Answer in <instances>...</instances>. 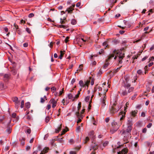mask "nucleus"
Segmentation results:
<instances>
[{
    "mask_svg": "<svg viewBox=\"0 0 154 154\" xmlns=\"http://www.w3.org/2000/svg\"><path fill=\"white\" fill-rule=\"evenodd\" d=\"M115 55L114 59L116 60L118 59V61L119 63L121 64L122 63V60L125 57V54L123 52H122V51H118L116 50H114L112 53L108 57V58L106 60V62L103 66V68L106 69L109 64L108 62Z\"/></svg>",
    "mask_w": 154,
    "mask_h": 154,
    "instance_id": "f257e3e1",
    "label": "nucleus"
},
{
    "mask_svg": "<svg viewBox=\"0 0 154 154\" xmlns=\"http://www.w3.org/2000/svg\"><path fill=\"white\" fill-rule=\"evenodd\" d=\"M121 109L117 102L116 101L112 104V105L109 107L110 113L112 115H114L117 112Z\"/></svg>",
    "mask_w": 154,
    "mask_h": 154,
    "instance_id": "f03ea898",
    "label": "nucleus"
},
{
    "mask_svg": "<svg viewBox=\"0 0 154 154\" xmlns=\"http://www.w3.org/2000/svg\"><path fill=\"white\" fill-rule=\"evenodd\" d=\"M111 126L112 127L110 129V132L112 134H113L117 131L120 126V125L118 124L115 121H113L111 123Z\"/></svg>",
    "mask_w": 154,
    "mask_h": 154,
    "instance_id": "7ed1b4c3",
    "label": "nucleus"
},
{
    "mask_svg": "<svg viewBox=\"0 0 154 154\" xmlns=\"http://www.w3.org/2000/svg\"><path fill=\"white\" fill-rule=\"evenodd\" d=\"M11 121V118L10 117L7 118L5 117L4 116L0 117V123L3 124L6 123L7 126L9 125Z\"/></svg>",
    "mask_w": 154,
    "mask_h": 154,
    "instance_id": "20e7f679",
    "label": "nucleus"
},
{
    "mask_svg": "<svg viewBox=\"0 0 154 154\" xmlns=\"http://www.w3.org/2000/svg\"><path fill=\"white\" fill-rule=\"evenodd\" d=\"M131 116L128 119V125L132 126L133 125V119L135 117V111H132L131 112Z\"/></svg>",
    "mask_w": 154,
    "mask_h": 154,
    "instance_id": "39448f33",
    "label": "nucleus"
},
{
    "mask_svg": "<svg viewBox=\"0 0 154 154\" xmlns=\"http://www.w3.org/2000/svg\"><path fill=\"white\" fill-rule=\"evenodd\" d=\"M129 105V103L127 102L125 104L126 107L125 106L124 107V112H123V111H121L120 112V114L121 115H122V117H121L120 119V120L121 121L125 117V114H126V109L127 108V107Z\"/></svg>",
    "mask_w": 154,
    "mask_h": 154,
    "instance_id": "423d86ee",
    "label": "nucleus"
},
{
    "mask_svg": "<svg viewBox=\"0 0 154 154\" xmlns=\"http://www.w3.org/2000/svg\"><path fill=\"white\" fill-rule=\"evenodd\" d=\"M12 100L15 103V107L18 109L20 104V101L18 100V97H13L12 98Z\"/></svg>",
    "mask_w": 154,
    "mask_h": 154,
    "instance_id": "0eeeda50",
    "label": "nucleus"
},
{
    "mask_svg": "<svg viewBox=\"0 0 154 154\" xmlns=\"http://www.w3.org/2000/svg\"><path fill=\"white\" fill-rule=\"evenodd\" d=\"M49 102L52 104V107L54 108L57 105V101L55 100L54 99L52 98L50 100Z\"/></svg>",
    "mask_w": 154,
    "mask_h": 154,
    "instance_id": "6e6552de",
    "label": "nucleus"
},
{
    "mask_svg": "<svg viewBox=\"0 0 154 154\" xmlns=\"http://www.w3.org/2000/svg\"><path fill=\"white\" fill-rule=\"evenodd\" d=\"M119 133L120 134H121V135L123 136H127L129 137V135L130 134V133L127 132L124 130H119Z\"/></svg>",
    "mask_w": 154,
    "mask_h": 154,
    "instance_id": "1a4fd4ad",
    "label": "nucleus"
},
{
    "mask_svg": "<svg viewBox=\"0 0 154 154\" xmlns=\"http://www.w3.org/2000/svg\"><path fill=\"white\" fill-rule=\"evenodd\" d=\"M128 149L127 148H124L121 151L118 152V154H126L128 151Z\"/></svg>",
    "mask_w": 154,
    "mask_h": 154,
    "instance_id": "9d476101",
    "label": "nucleus"
},
{
    "mask_svg": "<svg viewBox=\"0 0 154 154\" xmlns=\"http://www.w3.org/2000/svg\"><path fill=\"white\" fill-rule=\"evenodd\" d=\"M49 148L48 147H45L41 151L40 154H45L48 152Z\"/></svg>",
    "mask_w": 154,
    "mask_h": 154,
    "instance_id": "9b49d317",
    "label": "nucleus"
},
{
    "mask_svg": "<svg viewBox=\"0 0 154 154\" xmlns=\"http://www.w3.org/2000/svg\"><path fill=\"white\" fill-rule=\"evenodd\" d=\"M10 75L8 74H5L4 76V80L6 82L8 81L10 79Z\"/></svg>",
    "mask_w": 154,
    "mask_h": 154,
    "instance_id": "f8f14e48",
    "label": "nucleus"
},
{
    "mask_svg": "<svg viewBox=\"0 0 154 154\" xmlns=\"http://www.w3.org/2000/svg\"><path fill=\"white\" fill-rule=\"evenodd\" d=\"M94 132L93 131H91L89 133L90 137L94 139L95 138V136L94 135Z\"/></svg>",
    "mask_w": 154,
    "mask_h": 154,
    "instance_id": "ddd939ff",
    "label": "nucleus"
},
{
    "mask_svg": "<svg viewBox=\"0 0 154 154\" xmlns=\"http://www.w3.org/2000/svg\"><path fill=\"white\" fill-rule=\"evenodd\" d=\"M106 97L104 96L103 97V100L101 101V106H102L104 107L106 105Z\"/></svg>",
    "mask_w": 154,
    "mask_h": 154,
    "instance_id": "4468645a",
    "label": "nucleus"
},
{
    "mask_svg": "<svg viewBox=\"0 0 154 154\" xmlns=\"http://www.w3.org/2000/svg\"><path fill=\"white\" fill-rule=\"evenodd\" d=\"M25 139L23 137H22L19 139V141L20 143V144L22 146H24L25 144Z\"/></svg>",
    "mask_w": 154,
    "mask_h": 154,
    "instance_id": "2eb2a0df",
    "label": "nucleus"
},
{
    "mask_svg": "<svg viewBox=\"0 0 154 154\" xmlns=\"http://www.w3.org/2000/svg\"><path fill=\"white\" fill-rule=\"evenodd\" d=\"M74 10V8H71V7L70 6L69 8L67 9L66 11H67L68 12V13L71 14L72 13V11Z\"/></svg>",
    "mask_w": 154,
    "mask_h": 154,
    "instance_id": "dca6fc26",
    "label": "nucleus"
},
{
    "mask_svg": "<svg viewBox=\"0 0 154 154\" xmlns=\"http://www.w3.org/2000/svg\"><path fill=\"white\" fill-rule=\"evenodd\" d=\"M128 126L126 130H125V131L127 132L130 133L132 129V126H131V125H128Z\"/></svg>",
    "mask_w": 154,
    "mask_h": 154,
    "instance_id": "f3484780",
    "label": "nucleus"
},
{
    "mask_svg": "<svg viewBox=\"0 0 154 154\" xmlns=\"http://www.w3.org/2000/svg\"><path fill=\"white\" fill-rule=\"evenodd\" d=\"M124 137L123 138V140L125 142V143H126L128 142V139L129 137L126 136H124Z\"/></svg>",
    "mask_w": 154,
    "mask_h": 154,
    "instance_id": "a211bd4d",
    "label": "nucleus"
},
{
    "mask_svg": "<svg viewBox=\"0 0 154 154\" xmlns=\"http://www.w3.org/2000/svg\"><path fill=\"white\" fill-rule=\"evenodd\" d=\"M62 124H61L60 126L57 128V129H55V132L56 133H58L61 130L62 128Z\"/></svg>",
    "mask_w": 154,
    "mask_h": 154,
    "instance_id": "6ab92c4d",
    "label": "nucleus"
},
{
    "mask_svg": "<svg viewBox=\"0 0 154 154\" xmlns=\"http://www.w3.org/2000/svg\"><path fill=\"white\" fill-rule=\"evenodd\" d=\"M65 52L64 51H60V56H59V58L60 59H62L63 57V55H64V52Z\"/></svg>",
    "mask_w": 154,
    "mask_h": 154,
    "instance_id": "aec40b11",
    "label": "nucleus"
},
{
    "mask_svg": "<svg viewBox=\"0 0 154 154\" xmlns=\"http://www.w3.org/2000/svg\"><path fill=\"white\" fill-rule=\"evenodd\" d=\"M79 84L81 87H85V84L82 80H80L79 82Z\"/></svg>",
    "mask_w": 154,
    "mask_h": 154,
    "instance_id": "412c9836",
    "label": "nucleus"
},
{
    "mask_svg": "<svg viewBox=\"0 0 154 154\" xmlns=\"http://www.w3.org/2000/svg\"><path fill=\"white\" fill-rule=\"evenodd\" d=\"M124 86L125 88H128L131 86L130 84L129 83H128H128L127 84L126 83V82H125L124 81Z\"/></svg>",
    "mask_w": 154,
    "mask_h": 154,
    "instance_id": "4be33fe9",
    "label": "nucleus"
},
{
    "mask_svg": "<svg viewBox=\"0 0 154 154\" xmlns=\"http://www.w3.org/2000/svg\"><path fill=\"white\" fill-rule=\"evenodd\" d=\"M77 23V21L75 19H72L71 20V23L72 25H75Z\"/></svg>",
    "mask_w": 154,
    "mask_h": 154,
    "instance_id": "5701e85b",
    "label": "nucleus"
},
{
    "mask_svg": "<svg viewBox=\"0 0 154 154\" xmlns=\"http://www.w3.org/2000/svg\"><path fill=\"white\" fill-rule=\"evenodd\" d=\"M129 77L128 76L126 75L124 77L125 79V82L127 84L129 81Z\"/></svg>",
    "mask_w": 154,
    "mask_h": 154,
    "instance_id": "b1692460",
    "label": "nucleus"
},
{
    "mask_svg": "<svg viewBox=\"0 0 154 154\" xmlns=\"http://www.w3.org/2000/svg\"><path fill=\"white\" fill-rule=\"evenodd\" d=\"M25 106L27 109H29L30 106V104L29 102H27L25 103Z\"/></svg>",
    "mask_w": 154,
    "mask_h": 154,
    "instance_id": "393cba45",
    "label": "nucleus"
},
{
    "mask_svg": "<svg viewBox=\"0 0 154 154\" xmlns=\"http://www.w3.org/2000/svg\"><path fill=\"white\" fill-rule=\"evenodd\" d=\"M90 82V81L89 80H87L85 84V87L86 86H87L88 88V85L89 84Z\"/></svg>",
    "mask_w": 154,
    "mask_h": 154,
    "instance_id": "a878e982",
    "label": "nucleus"
},
{
    "mask_svg": "<svg viewBox=\"0 0 154 154\" xmlns=\"http://www.w3.org/2000/svg\"><path fill=\"white\" fill-rule=\"evenodd\" d=\"M68 97L69 99H72L73 98V96L71 94H68Z\"/></svg>",
    "mask_w": 154,
    "mask_h": 154,
    "instance_id": "bb28decb",
    "label": "nucleus"
},
{
    "mask_svg": "<svg viewBox=\"0 0 154 154\" xmlns=\"http://www.w3.org/2000/svg\"><path fill=\"white\" fill-rule=\"evenodd\" d=\"M122 67V66H121L117 68L116 69H114L113 71V72L116 73L119 70V69Z\"/></svg>",
    "mask_w": 154,
    "mask_h": 154,
    "instance_id": "cd10ccee",
    "label": "nucleus"
},
{
    "mask_svg": "<svg viewBox=\"0 0 154 154\" xmlns=\"http://www.w3.org/2000/svg\"><path fill=\"white\" fill-rule=\"evenodd\" d=\"M57 26L60 28H63L64 29H65L67 28V27L66 26L63 25H57Z\"/></svg>",
    "mask_w": 154,
    "mask_h": 154,
    "instance_id": "c85d7f7f",
    "label": "nucleus"
},
{
    "mask_svg": "<svg viewBox=\"0 0 154 154\" xmlns=\"http://www.w3.org/2000/svg\"><path fill=\"white\" fill-rule=\"evenodd\" d=\"M92 149H93L94 151L97 150L98 149V147L97 145H95L92 146Z\"/></svg>",
    "mask_w": 154,
    "mask_h": 154,
    "instance_id": "c756f323",
    "label": "nucleus"
},
{
    "mask_svg": "<svg viewBox=\"0 0 154 154\" xmlns=\"http://www.w3.org/2000/svg\"><path fill=\"white\" fill-rule=\"evenodd\" d=\"M142 125V123L140 121H139L137 122L136 123V125L137 126L140 127Z\"/></svg>",
    "mask_w": 154,
    "mask_h": 154,
    "instance_id": "7c9ffc66",
    "label": "nucleus"
},
{
    "mask_svg": "<svg viewBox=\"0 0 154 154\" xmlns=\"http://www.w3.org/2000/svg\"><path fill=\"white\" fill-rule=\"evenodd\" d=\"M82 65H80L79 66V69L77 70V71H79V72L81 71L82 69Z\"/></svg>",
    "mask_w": 154,
    "mask_h": 154,
    "instance_id": "2f4dec72",
    "label": "nucleus"
},
{
    "mask_svg": "<svg viewBox=\"0 0 154 154\" xmlns=\"http://www.w3.org/2000/svg\"><path fill=\"white\" fill-rule=\"evenodd\" d=\"M11 72H12V74L14 75H15L16 74L17 72V70L15 69H13L11 70Z\"/></svg>",
    "mask_w": 154,
    "mask_h": 154,
    "instance_id": "473e14b6",
    "label": "nucleus"
},
{
    "mask_svg": "<svg viewBox=\"0 0 154 154\" xmlns=\"http://www.w3.org/2000/svg\"><path fill=\"white\" fill-rule=\"evenodd\" d=\"M127 94V92L126 91H122L121 95L123 96L126 95Z\"/></svg>",
    "mask_w": 154,
    "mask_h": 154,
    "instance_id": "72a5a7b5",
    "label": "nucleus"
},
{
    "mask_svg": "<svg viewBox=\"0 0 154 154\" xmlns=\"http://www.w3.org/2000/svg\"><path fill=\"white\" fill-rule=\"evenodd\" d=\"M81 107V102H79L78 104V111H79V110L80 109Z\"/></svg>",
    "mask_w": 154,
    "mask_h": 154,
    "instance_id": "f704fd0d",
    "label": "nucleus"
},
{
    "mask_svg": "<svg viewBox=\"0 0 154 154\" xmlns=\"http://www.w3.org/2000/svg\"><path fill=\"white\" fill-rule=\"evenodd\" d=\"M49 120H50L49 116H48L46 117L45 119V122L46 123H48L49 121Z\"/></svg>",
    "mask_w": 154,
    "mask_h": 154,
    "instance_id": "c9c22d12",
    "label": "nucleus"
},
{
    "mask_svg": "<svg viewBox=\"0 0 154 154\" xmlns=\"http://www.w3.org/2000/svg\"><path fill=\"white\" fill-rule=\"evenodd\" d=\"M89 140V137H86L84 140V143H86Z\"/></svg>",
    "mask_w": 154,
    "mask_h": 154,
    "instance_id": "e433bc0d",
    "label": "nucleus"
},
{
    "mask_svg": "<svg viewBox=\"0 0 154 154\" xmlns=\"http://www.w3.org/2000/svg\"><path fill=\"white\" fill-rule=\"evenodd\" d=\"M109 143V142L108 141H106L103 144V146L104 147L106 146Z\"/></svg>",
    "mask_w": 154,
    "mask_h": 154,
    "instance_id": "4c0bfd02",
    "label": "nucleus"
},
{
    "mask_svg": "<svg viewBox=\"0 0 154 154\" xmlns=\"http://www.w3.org/2000/svg\"><path fill=\"white\" fill-rule=\"evenodd\" d=\"M79 97V96L78 94H76L75 97H73V98L72 100V101H74L75 100V99H77Z\"/></svg>",
    "mask_w": 154,
    "mask_h": 154,
    "instance_id": "58836bf2",
    "label": "nucleus"
},
{
    "mask_svg": "<svg viewBox=\"0 0 154 154\" xmlns=\"http://www.w3.org/2000/svg\"><path fill=\"white\" fill-rule=\"evenodd\" d=\"M38 151H42V147L41 146V145H38L37 147V149Z\"/></svg>",
    "mask_w": 154,
    "mask_h": 154,
    "instance_id": "ea45409f",
    "label": "nucleus"
},
{
    "mask_svg": "<svg viewBox=\"0 0 154 154\" xmlns=\"http://www.w3.org/2000/svg\"><path fill=\"white\" fill-rule=\"evenodd\" d=\"M4 88V85L3 83H0V88L1 89H3Z\"/></svg>",
    "mask_w": 154,
    "mask_h": 154,
    "instance_id": "a19ab883",
    "label": "nucleus"
},
{
    "mask_svg": "<svg viewBox=\"0 0 154 154\" xmlns=\"http://www.w3.org/2000/svg\"><path fill=\"white\" fill-rule=\"evenodd\" d=\"M51 91L53 92H54V91H55L56 90V88L55 87H52L51 88Z\"/></svg>",
    "mask_w": 154,
    "mask_h": 154,
    "instance_id": "79ce46f5",
    "label": "nucleus"
},
{
    "mask_svg": "<svg viewBox=\"0 0 154 154\" xmlns=\"http://www.w3.org/2000/svg\"><path fill=\"white\" fill-rule=\"evenodd\" d=\"M75 115L77 116L78 118H80V116L81 115V114L79 113V111L78 112H76L75 113Z\"/></svg>",
    "mask_w": 154,
    "mask_h": 154,
    "instance_id": "37998d69",
    "label": "nucleus"
},
{
    "mask_svg": "<svg viewBox=\"0 0 154 154\" xmlns=\"http://www.w3.org/2000/svg\"><path fill=\"white\" fill-rule=\"evenodd\" d=\"M7 132L8 133V134H10L11 131V130L10 128H8L6 130Z\"/></svg>",
    "mask_w": 154,
    "mask_h": 154,
    "instance_id": "c03bdc74",
    "label": "nucleus"
},
{
    "mask_svg": "<svg viewBox=\"0 0 154 154\" xmlns=\"http://www.w3.org/2000/svg\"><path fill=\"white\" fill-rule=\"evenodd\" d=\"M26 30L28 33L30 34L31 33V31L29 28H26Z\"/></svg>",
    "mask_w": 154,
    "mask_h": 154,
    "instance_id": "a18cd8bd",
    "label": "nucleus"
},
{
    "mask_svg": "<svg viewBox=\"0 0 154 154\" xmlns=\"http://www.w3.org/2000/svg\"><path fill=\"white\" fill-rule=\"evenodd\" d=\"M63 91H64V88H63L62 89L61 91H60L59 96H60L62 94L63 92Z\"/></svg>",
    "mask_w": 154,
    "mask_h": 154,
    "instance_id": "49530a36",
    "label": "nucleus"
},
{
    "mask_svg": "<svg viewBox=\"0 0 154 154\" xmlns=\"http://www.w3.org/2000/svg\"><path fill=\"white\" fill-rule=\"evenodd\" d=\"M90 98V96H87L85 97V101L86 102H88Z\"/></svg>",
    "mask_w": 154,
    "mask_h": 154,
    "instance_id": "de8ad7c7",
    "label": "nucleus"
},
{
    "mask_svg": "<svg viewBox=\"0 0 154 154\" xmlns=\"http://www.w3.org/2000/svg\"><path fill=\"white\" fill-rule=\"evenodd\" d=\"M24 100H22L21 102V104L20 106V107L21 108H23L24 106Z\"/></svg>",
    "mask_w": 154,
    "mask_h": 154,
    "instance_id": "09e8293b",
    "label": "nucleus"
},
{
    "mask_svg": "<svg viewBox=\"0 0 154 154\" xmlns=\"http://www.w3.org/2000/svg\"><path fill=\"white\" fill-rule=\"evenodd\" d=\"M141 104H139V105H137V106H136V108L137 109H141Z\"/></svg>",
    "mask_w": 154,
    "mask_h": 154,
    "instance_id": "8fccbe9b",
    "label": "nucleus"
},
{
    "mask_svg": "<svg viewBox=\"0 0 154 154\" xmlns=\"http://www.w3.org/2000/svg\"><path fill=\"white\" fill-rule=\"evenodd\" d=\"M81 3L80 2H78L76 4V6L77 7H79V8H80L81 7H80L81 6Z\"/></svg>",
    "mask_w": 154,
    "mask_h": 154,
    "instance_id": "3c124183",
    "label": "nucleus"
},
{
    "mask_svg": "<svg viewBox=\"0 0 154 154\" xmlns=\"http://www.w3.org/2000/svg\"><path fill=\"white\" fill-rule=\"evenodd\" d=\"M107 44V42L105 41L103 43V46H106V47H107V46H108Z\"/></svg>",
    "mask_w": 154,
    "mask_h": 154,
    "instance_id": "603ef678",
    "label": "nucleus"
},
{
    "mask_svg": "<svg viewBox=\"0 0 154 154\" xmlns=\"http://www.w3.org/2000/svg\"><path fill=\"white\" fill-rule=\"evenodd\" d=\"M34 16V14L33 13H30L28 15V17L29 18H31Z\"/></svg>",
    "mask_w": 154,
    "mask_h": 154,
    "instance_id": "864d4df0",
    "label": "nucleus"
},
{
    "mask_svg": "<svg viewBox=\"0 0 154 154\" xmlns=\"http://www.w3.org/2000/svg\"><path fill=\"white\" fill-rule=\"evenodd\" d=\"M67 132V131L65 129H63L61 132V135H63L66 132Z\"/></svg>",
    "mask_w": 154,
    "mask_h": 154,
    "instance_id": "5fc2aeb1",
    "label": "nucleus"
},
{
    "mask_svg": "<svg viewBox=\"0 0 154 154\" xmlns=\"http://www.w3.org/2000/svg\"><path fill=\"white\" fill-rule=\"evenodd\" d=\"M55 42H51L50 45H49V47L51 48H52L53 47V45L54 43H55Z\"/></svg>",
    "mask_w": 154,
    "mask_h": 154,
    "instance_id": "6e6d98bb",
    "label": "nucleus"
},
{
    "mask_svg": "<svg viewBox=\"0 0 154 154\" xmlns=\"http://www.w3.org/2000/svg\"><path fill=\"white\" fill-rule=\"evenodd\" d=\"M104 52V50L102 49H101L99 51V53L100 54H103Z\"/></svg>",
    "mask_w": 154,
    "mask_h": 154,
    "instance_id": "4d7b16f0",
    "label": "nucleus"
},
{
    "mask_svg": "<svg viewBox=\"0 0 154 154\" xmlns=\"http://www.w3.org/2000/svg\"><path fill=\"white\" fill-rule=\"evenodd\" d=\"M137 72L138 74L141 75L142 73V71L141 70L139 69L137 71Z\"/></svg>",
    "mask_w": 154,
    "mask_h": 154,
    "instance_id": "13d9d810",
    "label": "nucleus"
},
{
    "mask_svg": "<svg viewBox=\"0 0 154 154\" xmlns=\"http://www.w3.org/2000/svg\"><path fill=\"white\" fill-rule=\"evenodd\" d=\"M17 141H15L12 143V145H13V146H15L17 144Z\"/></svg>",
    "mask_w": 154,
    "mask_h": 154,
    "instance_id": "bf43d9fd",
    "label": "nucleus"
},
{
    "mask_svg": "<svg viewBox=\"0 0 154 154\" xmlns=\"http://www.w3.org/2000/svg\"><path fill=\"white\" fill-rule=\"evenodd\" d=\"M69 142L71 144H73L74 142V140L73 139H71L69 140Z\"/></svg>",
    "mask_w": 154,
    "mask_h": 154,
    "instance_id": "052dcab7",
    "label": "nucleus"
},
{
    "mask_svg": "<svg viewBox=\"0 0 154 154\" xmlns=\"http://www.w3.org/2000/svg\"><path fill=\"white\" fill-rule=\"evenodd\" d=\"M45 100L44 98H43L42 97L41 98L40 102L41 103H43L45 102Z\"/></svg>",
    "mask_w": 154,
    "mask_h": 154,
    "instance_id": "680f3d73",
    "label": "nucleus"
},
{
    "mask_svg": "<svg viewBox=\"0 0 154 154\" xmlns=\"http://www.w3.org/2000/svg\"><path fill=\"white\" fill-rule=\"evenodd\" d=\"M48 21H50V22L51 23H54V20H51V19L50 18H48L47 19Z\"/></svg>",
    "mask_w": 154,
    "mask_h": 154,
    "instance_id": "e2e57ef3",
    "label": "nucleus"
},
{
    "mask_svg": "<svg viewBox=\"0 0 154 154\" xmlns=\"http://www.w3.org/2000/svg\"><path fill=\"white\" fill-rule=\"evenodd\" d=\"M14 26L17 29H19L18 26L15 23L14 24Z\"/></svg>",
    "mask_w": 154,
    "mask_h": 154,
    "instance_id": "0e129e2a",
    "label": "nucleus"
},
{
    "mask_svg": "<svg viewBox=\"0 0 154 154\" xmlns=\"http://www.w3.org/2000/svg\"><path fill=\"white\" fill-rule=\"evenodd\" d=\"M69 37L67 36L65 40V42L66 43H67L69 41Z\"/></svg>",
    "mask_w": 154,
    "mask_h": 154,
    "instance_id": "69168bd1",
    "label": "nucleus"
},
{
    "mask_svg": "<svg viewBox=\"0 0 154 154\" xmlns=\"http://www.w3.org/2000/svg\"><path fill=\"white\" fill-rule=\"evenodd\" d=\"M109 120H110V119H109V117L106 118L105 119V122L106 123L108 122H109Z\"/></svg>",
    "mask_w": 154,
    "mask_h": 154,
    "instance_id": "338daca9",
    "label": "nucleus"
},
{
    "mask_svg": "<svg viewBox=\"0 0 154 154\" xmlns=\"http://www.w3.org/2000/svg\"><path fill=\"white\" fill-rule=\"evenodd\" d=\"M28 46V44L27 43H25L23 44V46L24 47H27Z\"/></svg>",
    "mask_w": 154,
    "mask_h": 154,
    "instance_id": "774afa93",
    "label": "nucleus"
}]
</instances>
